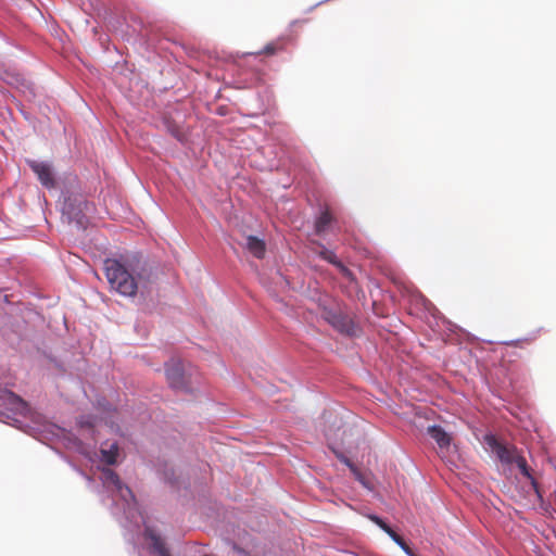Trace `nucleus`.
I'll return each mask as SVG.
<instances>
[{
	"mask_svg": "<svg viewBox=\"0 0 556 556\" xmlns=\"http://www.w3.org/2000/svg\"><path fill=\"white\" fill-rule=\"evenodd\" d=\"M105 276L112 289L124 296H135L137 293V282L125 266L117 260H105Z\"/></svg>",
	"mask_w": 556,
	"mask_h": 556,
	"instance_id": "obj_1",
	"label": "nucleus"
},
{
	"mask_svg": "<svg viewBox=\"0 0 556 556\" xmlns=\"http://www.w3.org/2000/svg\"><path fill=\"white\" fill-rule=\"evenodd\" d=\"M165 376L170 388L188 391L189 378L180 359L172 358L165 364Z\"/></svg>",
	"mask_w": 556,
	"mask_h": 556,
	"instance_id": "obj_2",
	"label": "nucleus"
},
{
	"mask_svg": "<svg viewBox=\"0 0 556 556\" xmlns=\"http://www.w3.org/2000/svg\"><path fill=\"white\" fill-rule=\"evenodd\" d=\"M484 443L503 464L513 465L519 455V452L515 446H508L501 443L493 434H486L484 437Z\"/></svg>",
	"mask_w": 556,
	"mask_h": 556,
	"instance_id": "obj_3",
	"label": "nucleus"
},
{
	"mask_svg": "<svg viewBox=\"0 0 556 556\" xmlns=\"http://www.w3.org/2000/svg\"><path fill=\"white\" fill-rule=\"evenodd\" d=\"M101 480L105 488L115 489L123 498H126L127 495H129L130 497L132 496L131 490L123 484L118 475L114 470L110 468H103L101 470Z\"/></svg>",
	"mask_w": 556,
	"mask_h": 556,
	"instance_id": "obj_4",
	"label": "nucleus"
},
{
	"mask_svg": "<svg viewBox=\"0 0 556 556\" xmlns=\"http://www.w3.org/2000/svg\"><path fill=\"white\" fill-rule=\"evenodd\" d=\"M27 164L37 175L42 186H45L48 189L54 188L55 180L50 164L37 161H27Z\"/></svg>",
	"mask_w": 556,
	"mask_h": 556,
	"instance_id": "obj_5",
	"label": "nucleus"
},
{
	"mask_svg": "<svg viewBox=\"0 0 556 556\" xmlns=\"http://www.w3.org/2000/svg\"><path fill=\"white\" fill-rule=\"evenodd\" d=\"M514 464L518 467L521 475L530 480V483L540 501L543 500L539 483L534 476L532 475V469L528 466L526 458L522 455H518L515 459Z\"/></svg>",
	"mask_w": 556,
	"mask_h": 556,
	"instance_id": "obj_6",
	"label": "nucleus"
},
{
	"mask_svg": "<svg viewBox=\"0 0 556 556\" xmlns=\"http://www.w3.org/2000/svg\"><path fill=\"white\" fill-rule=\"evenodd\" d=\"M146 539L151 541V548L157 556H170L166 548L165 542L152 529L147 528L144 531Z\"/></svg>",
	"mask_w": 556,
	"mask_h": 556,
	"instance_id": "obj_7",
	"label": "nucleus"
},
{
	"mask_svg": "<svg viewBox=\"0 0 556 556\" xmlns=\"http://www.w3.org/2000/svg\"><path fill=\"white\" fill-rule=\"evenodd\" d=\"M428 433L441 448L450 446L452 438L441 426H430Z\"/></svg>",
	"mask_w": 556,
	"mask_h": 556,
	"instance_id": "obj_8",
	"label": "nucleus"
},
{
	"mask_svg": "<svg viewBox=\"0 0 556 556\" xmlns=\"http://www.w3.org/2000/svg\"><path fill=\"white\" fill-rule=\"evenodd\" d=\"M245 247L248 251L256 258H263L265 256L266 245L262 239L255 236H249L247 238Z\"/></svg>",
	"mask_w": 556,
	"mask_h": 556,
	"instance_id": "obj_9",
	"label": "nucleus"
},
{
	"mask_svg": "<svg viewBox=\"0 0 556 556\" xmlns=\"http://www.w3.org/2000/svg\"><path fill=\"white\" fill-rule=\"evenodd\" d=\"M319 256L325 261L329 262L330 264L334 265L345 277H351L352 274L350 269L337 257L334 252L324 248L319 252Z\"/></svg>",
	"mask_w": 556,
	"mask_h": 556,
	"instance_id": "obj_10",
	"label": "nucleus"
},
{
	"mask_svg": "<svg viewBox=\"0 0 556 556\" xmlns=\"http://www.w3.org/2000/svg\"><path fill=\"white\" fill-rule=\"evenodd\" d=\"M332 220L333 217L329 210L323 211L315 222V233L318 236L325 233Z\"/></svg>",
	"mask_w": 556,
	"mask_h": 556,
	"instance_id": "obj_11",
	"label": "nucleus"
},
{
	"mask_svg": "<svg viewBox=\"0 0 556 556\" xmlns=\"http://www.w3.org/2000/svg\"><path fill=\"white\" fill-rule=\"evenodd\" d=\"M102 460L108 465H114L117 460L118 456V445L117 443H113L109 448H101Z\"/></svg>",
	"mask_w": 556,
	"mask_h": 556,
	"instance_id": "obj_12",
	"label": "nucleus"
},
{
	"mask_svg": "<svg viewBox=\"0 0 556 556\" xmlns=\"http://www.w3.org/2000/svg\"><path fill=\"white\" fill-rule=\"evenodd\" d=\"M285 48H286V40L282 38H278L277 40L267 43L264 47L262 53L267 54V55H274L279 51H282Z\"/></svg>",
	"mask_w": 556,
	"mask_h": 556,
	"instance_id": "obj_13",
	"label": "nucleus"
},
{
	"mask_svg": "<svg viewBox=\"0 0 556 556\" xmlns=\"http://www.w3.org/2000/svg\"><path fill=\"white\" fill-rule=\"evenodd\" d=\"M78 425L81 428H93L96 425V419L91 416H81L78 419Z\"/></svg>",
	"mask_w": 556,
	"mask_h": 556,
	"instance_id": "obj_14",
	"label": "nucleus"
},
{
	"mask_svg": "<svg viewBox=\"0 0 556 556\" xmlns=\"http://www.w3.org/2000/svg\"><path fill=\"white\" fill-rule=\"evenodd\" d=\"M371 521H374L380 529H382L386 532V529H388L390 526H388L380 517L376 515H369L368 517Z\"/></svg>",
	"mask_w": 556,
	"mask_h": 556,
	"instance_id": "obj_15",
	"label": "nucleus"
},
{
	"mask_svg": "<svg viewBox=\"0 0 556 556\" xmlns=\"http://www.w3.org/2000/svg\"><path fill=\"white\" fill-rule=\"evenodd\" d=\"M408 556H414L413 551L410 547L406 544V542L401 536L399 542H395Z\"/></svg>",
	"mask_w": 556,
	"mask_h": 556,
	"instance_id": "obj_16",
	"label": "nucleus"
},
{
	"mask_svg": "<svg viewBox=\"0 0 556 556\" xmlns=\"http://www.w3.org/2000/svg\"><path fill=\"white\" fill-rule=\"evenodd\" d=\"M334 327L342 328L343 327V318L341 316L333 315L330 320Z\"/></svg>",
	"mask_w": 556,
	"mask_h": 556,
	"instance_id": "obj_17",
	"label": "nucleus"
},
{
	"mask_svg": "<svg viewBox=\"0 0 556 556\" xmlns=\"http://www.w3.org/2000/svg\"><path fill=\"white\" fill-rule=\"evenodd\" d=\"M386 533L394 541L399 542L401 535H399L391 527L386 529Z\"/></svg>",
	"mask_w": 556,
	"mask_h": 556,
	"instance_id": "obj_18",
	"label": "nucleus"
},
{
	"mask_svg": "<svg viewBox=\"0 0 556 556\" xmlns=\"http://www.w3.org/2000/svg\"><path fill=\"white\" fill-rule=\"evenodd\" d=\"M344 463L351 468V470L354 472L356 478H359V471L348 458H344Z\"/></svg>",
	"mask_w": 556,
	"mask_h": 556,
	"instance_id": "obj_19",
	"label": "nucleus"
},
{
	"mask_svg": "<svg viewBox=\"0 0 556 556\" xmlns=\"http://www.w3.org/2000/svg\"><path fill=\"white\" fill-rule=\"evenodd\" d=\"M77 223H78L81 227H84V226H85V217H84V216L79 217V218L77 219Z\"/></svg>",
	"mask_w": 556,
	"mask_h": 556,
	"instance_id": "obj_20",
	"label": "nucleus"
},
{
	"mask_svg": "<svg viewBox=\"0 0 556 556\" xmlns=\"http://www.w3.org/2000/svg\"><path fill=\"white\" fill-rule=\"evenodd\" d=\"M357 479L361 481V483H364V480H362V479H361V477H359V478H357Z\"/></svg>",
	"mask_w": 556,
	"mask_h": 556,
	"instance_id": "obj_21",
	"label": "nucleus"
}]
</instances>
